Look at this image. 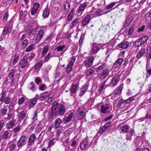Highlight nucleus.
Masks as SVG:
<instances>
[{"mask_svg": "<svg viewBox=\"0 0 151 151\" xmlns=\"http://www.w3.org/2000/svg\"><path fill=\"white\" fill-rule=\"evenodd\" d=\"M35 47V44H32L26 48L25 51L27 52H29L34 49Z\"/></svg>", "mask_w": 151, "mask_h": 151, "instance_id": "43", "label": "nucleus"}, {"mask_svg": "<svg viewBox=\"0 0 151 151\" xmlns=\"http://www.w3.org/2000/svg\"><path fill=\"white\" fill-rule=\"evenodd\" d=\"M123 87V85L121 84L114 90L113 92V94L115 96H118L121 94Z\"/></svg>", "mask_w": 151, "mask_h": 151, "instance_id": "23", "label": "nucleus"}, {"mask_svg": "<svg viewBox=\"0 0 151 151\" xmlns=\"http://www.w3.org/2000/svg\"><path fill=\"white\" fill-rule=\"evenodd\" d=\"M145 49L143 47H142L140 50L137 53L136 55L137 58L139 59L144 55L146 53Z\"/></svg>", "mask_w": 151, "mask_h": 151, "instance_id": "26", "label": "nucleus"}, {"mask_svg": "<svg viewBox=\"0 0 151 151\" xmlns=\"http://www.w3.org/2000/svg\"><path fill=\"white\" fill-rule=\"evenodd\" d=\"M56 140L55 138H53L50 140L48 143V147H51L53 145L55 142Z\"/></svg>", "mask_w": 151, "mask_h": 151, "instance_id": "50", "label": "nucleus"}, {"mask_svg": "<svg viewBox=\"0 0 151 151\" xmlns=\"http://www.w3.org/2000/svg\"><path fill=\"white\" fill-rule=\"evenodd\" d=\"M40 6V4H39L34 3L31 11V13L32 15H34L37 13Z\"/></svg>", "mask_w": 151, "mask_h": 151, "instance_id": "17", "label": "nucleus"}, {"mask_svg": "<svg viewBox=\"0 0 151 151\" xmlns=\"http://www.w3.org/2000/svg\"><path fill=\"white\" fill-rule=\"evenodd\" d=\"M16 104V100L13 99L11 102L9 106V109H14V106Z\"/></svg>", "mask_w": 151, "mask_h": 151, "instance_id": "52", "label": "nucleus"}, {"mask_svg": "<svg viewBox=\"0 0 151 151\" xmlns=\"http://www.w3.org/2000/svg\"><path fill=\"white\" fill-rule=\"evenodd\" d=\"M73 66V65H71L68 63L66 68V71L67 73H68L72 70Z\"/></svg>", "mask_w": 151, "mask_h": 151, "instance_id": "46", "label": "nucleus"}, {"mask_svg": "<svg viewBox=\"0 0 151 151\" xmlns=\"http://www.w3.org/2000/svg\"><path fill=\"white\" fill-rule=\"evenodd\" d=\"M80 83L79 81L74 82L72 84L69 90L70 92V95L74 97L77 95V93L79 90Z\"/></svg>", "mask_w": 151, "mask_h": 151, "instance_id": "2", "label": "nucleus"}, {"mask_svg": "<svg viewBox=\"0 0 151 151\" xmlns=\"http://www.w3.org/2000/svg\"><path fill=\"white\" fill-rule=\"evenodd\" d=\"M94 57L93 56H91L86 59L84 62V65L87 68L91 66L92 64Z\"/></svg>", "mask_w": 151, "mask_h": 151, "instance_id": "10", "label": "nucleus"}, {"mask_svg": "<svg viewBox=\"0 0 151 151\" xmlns=\"http://www.w3.org/2000/svg\"><path fill=\"white\" fill-rule=\"evenodd\" d=\"M79 19L78 18H76L70 24V27L71 28H74L77 25V24H78L79 22Z\"/></svg>", "mask_w": 151, "mask_h": 151, "instance_id": "31", "label": "nucleus"}, {"mask_svg": "<svg viewBox=\"0 0 151 151\" xmlns=\"http://www.w3.org/2000/svg\"><path fill=\"white\" fill-rule=\"evenodd\" d=\"M35 81L37 84L38 85L42 82V80L39 77H38L36 78Z\"/></svg>", "mask_w": 151, "mask_h": 151, "instance_id": "63", "label": "nucleus"}, {"mask_svg": "<svg viewBox=\"0 0 151 151\" xmlns=\"http://www.w3.org/2000/svg\"><path fill=\"white\" fill-rule=\"evenodd\" d=\"M38 100V99L36 98V96H35V98L33 99L32 100H31L29 103V108H30L33 107L35 105Z\"/></svg>", "mask_w": 151, "mask_h": 151, "instance_id": "38", "label": "nucleus"}, {"mask_svg": "<svg viewBox=\"0 0 151 151\" xmlns=\"http://www.w3.org/2000/svg\"><path fill=\"white\" fill-rule=\"evenodd\" d=\"M29 65V64L28 63L27 57L24 56L19 63V66L22 69H27Z\"/></svg>", "mask_w": 151, "mask_h": 151, "instance_id": "4", "label": "nucleus"}, {"mask_svg": "<svg viewBox=\"0 0 151 151\" xmlns=\"http://www.w3.org/2000/svg\"><path fill=\"white\" fill-rule=\"evenodd\" d=\"M89 141L87 139H85L83 141L82 143L80 144V147L81 150L85 149L88 145Z\"/></svg>", "mask_w": 151, "mask_h": 151, "instance_id": "20", "label": "nucleus"}, {"mask_svg": "<svg viewBox=\"0 0 151 151\" xmlns=\"http://www.w3.org/2000/svg\"><path fill=\"white\" fill-rule=\"evenodd\" d=\"M107 79L105 81H104L101 85L99 89V92L100 93H101L103 92V91L104 89V86L105 85L106 82L107 81Z\"/></svg>", "mask_w": 151, "mask_h": 151, "instance_id": "49", "label": "nucleus"}, {"mask_svg": "<svg viewBox=\"0 0 151 151\" xmlns=\"http://www.w3.org/2000/svg\"><path fill=\"white\" fill-rule=\"evenodd\" d=\"M115 43V41L114 40H111L109 42L108 47H109L111 49L113 48L114 45Z\"/></svg>", "mask_w": 151, "mask_h": 151, "instance_id": "54", "label": "nucleus"}, {"mask_svg": "<svg viewBox=\"0 0 151 151\" xmlns=\"http://www.w3.org/2000/svg\"><path fill=\"white\" fill-rule=\"evenodd\" d=\"M28 44V40L26 39L23 40L21 43V47L23 49H25L27 46Z\"/></svg>", "mask_w": 151, "mask_h": 151, "instance_id": "42", "label": "nucleus"}, {"mask_svg": "<svg viewBox=\"0 0 151 151\" xmlns=\"http://www.w3.org/2000/svg\"><path fill=\"white\" fill-rule=\"evenodd\" d=\"M123 61V59L122 58H120L117 59L115 62L113 67L114 68H120L121 65Z\"/></svg>", "mask_w": 151, "mask_h": 151, "instance_id": "18", "label": "nucleus"}, {"mask_svg": "<svg viewBox=\"0 0 151 151\" xmlns=\"http://www.w3.org/2000/svg\"><path fill=\"white\" fill-rule=\"evenodd\" d=\"M36 98L40 100H43L49 96V93L47 92H45L40 93L39 95L37 94L36 95Z\"/></svg>", "mask_w": 151, "mask_h": 151, "instance_id": "12", "label": "nucleus"}, {"mask_svg": "<svg viewBox=\"0 0 151 151\" xmlns=\"http://www.w3.org/2000/svg\"><path fill=\"white\" fill-rule=\"evenodd\" d=\"M106 64L105 63L102 64L101 65L99 66L96 69V71L98 72H99L101 70H102L103 69L105 68Z\"/></svg>", "mask_w": 151, "mask_h": 151, "instance_id": "47", "label": "nucleus"}, {"mask_svg": "<svg viewBox=\"0 0 151 151\" xmlns=\"http://www.w3.org/2000/svg\"><path fill=\"white\" fill-rule=\"evenodd\" d=\"M26 115V114L25 111H23L21 112L19 114V119H20L21 120L22 119L25 117Z\"/></svg>", "mask_w": 151, "mask_h": 151, "instance_id": "55", "label": "nucleus"}, {"mask_svg": "<svg viewBox=\"0 0 151 151\" xmlns=\"http://www.w3.org/2000/svg\"><path fill=\"white\" fill-rule=\"evenodd\" d=\"M27 137L25 135H22L17 142V146L19 149L21 148L27 143Z\"/></svg>", "mask_w": 151, "mask_h": 151, "instance_id": "7", "label": "nucleus"}, {"mask_svg": "<svg viewBox=\"0 0 151 151\" xmlns=\"http://www.w3.org/2000/svg\"><path fill=\"white\" fill-rule=\"evenodd\" d=\"M100 50L99 47L96 44L93 43L92 45L91 52L93 54L96 53Z\"/></svg>", "mask_w": 151, "mask_h": 151, "instance_id": "24", "label": "nucleus"}, {"mask_svg": "<svg viewBox=\"0 0 151 151\" xmlns=\"http://www.w3.org/2000/svg\"><path fill=\"white\" fill-rule=\"evenodd\" d=\"M88 4V2H84L81 4L79 6L78 9L76 11V14L79 16L81 15L87 7Z\"/></svg>", "mask_w": 151, "mask_h": 151, "instance_id": "6", "label": "nucleus"}, {"mask_svg": "<svg viewBox=\"0 0 151 151\" xmlns=\"http://www.w3.org/2000/svg\"><path fill=\"white\" fill-rule=\"evenodd\" d=\"M74 116V113L71 112L68 114L67 116L64 117L63 119V121L66 123L70 121Z\"/></svg>", "mask_w": 151, "mask_h": 151, "instance_id": "16", "label": "nucleus"}, {"mask_svg": "<svg viewBox=\"0 0 151 151\" xmlns=\"http://www.w3.org/2000/svg\"><path fill=\"white\" fill-rule=\"evenodd\" d=\"M44 34V31L42 29L40 30L37 34L35 42L36 43H38L42 38Z\"/></svg>", "mask_w": 151, "mask_h": 151, "instance_id": "13", "label": "nucleus"}, {"mask_svg": "<svg viewBox=\"0 0 151 151\" xmlns=\"http://www.w3.org/2000/svg\"><path fill=\"white\" fill-rule=\"evenodd\" d=\"M133 44L135 47H139L143 45L139 38L134 42Z\"/></svg>", "mask_w": 151, "mask_h": 151, "instance_id": "35", "label": "nucleus"}, {"mask_svg": "<svg viewBox=\"0 0 151 151\" xmlns=\"http://www.w3.org/2000/svg\"><path fill=\"white\" fill-rule=\"evenodd\" d=\"M62 123V120L59 118H57L55 121L54 127L55 129H57L61 127Z\"/></svg>", "mask_w": 151, "mask_h": 151, "instance_id": "21", "label": "nucleus"}, {"mask_svg": "<svg viewBox=\"0 0 151 151\" xmlns=\"http://www.w3.org/2000/svg\"><path fill=\"white\" fill-rule=\"evenodd\" d=\"M7 111V109L6 107H4L1 109L0 110V113L3 116H4L6 114Z\"/></svg>", "mask_w": 151, "mask_h": 151, "instance_id": "45", "label": "nucleus"}, {"mask_svg": "<svg viewBox=\"0 0 151 151\" xmlns=\"http://www.w3.org/2000/svg\"><path fill=\"white\" fill-rule=\"evenodd\" d=\"M146 70L147 74L146 75V78L145 79V81H148V78L151 76V68H146Z\"/></svg>", "mask_w": 151, "mask_h": 151, "instance_id": "41", "label": "nucleus"}, {"mask_svg": "<svg viewBox=\"0 0 151 151\" xmlns=\"http://www.w3.org/2000/svg\"><path fill=\"white\" fill-rule=\"evenodd\" d=\"M139 39L143 45L144 43L147 42L148 39V37L147 35H145L142 37L139 38Z\"/></svg>", "mask_w": 151, "mask_h": 151, "instance_id": "40", "label": "nucleus"}, {"mask_svg": "<svg viewBox=\"0 0 151 151\" xmlns=\"http://www.w3.org/2000/svg\"><path fill=\"white\" fill-rule=\"evenodd\" d=\"M116 3V2H113L108 4L106 6L107 9H110L112 8L115 5Z\"/></svg>", "mask_w": 151, "mask_h": 151, "instance_id": "62", "label": "nucleus"}, {"mask_svg": "<svg viewBox=\"0 0 151 151\" xmlns=\"http://www.w3.org/2000/svg\"><path fill=\"white\" fill-rule=\"evenodd\" d=\"M36 139V135L34 134H32L28 139L27 145L29 146L32 145Z\"/></svg>", "mask_w": 151, "mask_h": 151, "instance_id": "19", "label": "nucleus"}, {"mask_svg": "<svg viewBox=\"0 0 151 151\" xmlns=\"http://www.w3.org/2000/svg\"><path fill=\"white\" fill-rule=\"evenodd\" d=\"M49 14V9L47 6L43 10L42 16L44 18H45L47 17Z\"/></svg>", "mask_w": 151, "mask_h": 151, "instance_id": "30", "label": "nucleus"}, {"mask_svg": "<svg viewBox=\"0 0 151 151\" xmlns=\"http://www.w3.org/2000/svg\"><path fill=\"white\" fill-rule=\"evenodd\" d=\"M9 31L8 26L6 25L4 27L1 34L2 35H4L7 34Z\"/></svg>", "mask_w": 151, "mask_h": 151, "instance_id": "48", "label": "nucleus"}, {"mask_svg": "<svg viewBox=\"0 0 151 151\" xmlns=\"http://www.w3.org/2000/svg\"><path fill=\"white\" fill-rule=\"evenodd\" d=\"M118 46L119 48L124 49H127L129 46V43L127 41L124 40L119 43Z\"/></svg>", "mask_w": 151, "mask_h": 151, "instance_id": "15", "label": "nucleus"}, {"mask_svg": "<svg viewBox=\"0 0 151 151\" xmlns=\"http://www.w3.org/2000/svg\"><path fill=\"white\" fill-rule=\"evenodd\" d=\"M19 54L17 53H15L14 55L12 57V65H14L18 62L19 59Z\"/></svg>", "mask_w": 151, "mask_h": 151, "instance_id": "27", "label": "nucleus"}, {"mask_svg": "<svg viewBox=\"0 0 151 151\" xmlns=\"http://www.w3.org/2000/svg\"><path fill=\"white\" fill-rule=\"evenodd\" d=\"M6 94V91L4 90L2 91L1 93V97L0 98V101L1 102H3L5 99V96Z\"/></svg>", "mask_w": 151, "mask_h": 151, "instance_id": "51", "label": "nucleus"}, {"mask_svg": "<svg viewBox=\"0 0 151 151\" xmlns=\"http://www.w3.org/2000/svg\"><path fill=\"white\" fill-rule=\"evenodd\" d=\"M53 37V35H51L50 36H49L44 41V42L45 43H50V41L52 39Z\"/></svg>", "mask_w": 151, "mask_h": 151, "instance_id": "57", "label": "nucleus"}, {"mask_svg": "<svg viewBox=\"0 0 151 151\" xmlns=\"http://www.w3.org/2000/svg\"><path fill=\"white\" fill-rule=\"evenodd\" d=\"M42 65V62L41 61H39L34 66V68L36 69H37L39 68H40Z\"/></svg>", "mask_w": 151, "mask_h": 151, "instance_id": "53", "label": "nucleus"}, {"mask_svg": "<svg viewBox=\"0 0 151 151\" xmlns=\"http://www.w3.org/2000/svg\"><path fill=\"white\" fill-rule=\"evenodd\" d=\"M91 16L89 14L87 15L82 20L81 22L82 27H85L89 24L91 20Z\"/></svg>", "mask_w": 151, "mask_h": 151, "instance_id": "9", "label": "nucleus"}, {"mask_svg": "<svg viewBox=\"0 0 151 151\" xmlns=\"http://www.w3.org/2000/svg\"><path fill=\"white\" fill-rule=\"evenodd\" d=\"M121 76V74H116L109 84L106 85V87L109 86L112 87H114L119 82Z\"/></svg>", "mask_w": 151, "mask_h": 151, "instance_id": "3", "label": "nucleus"}, {"mask_svg": "<svg viewBox=\"0 0 151 151\" xmlns=\"http://www.w3.org/2000/svg\"><path fill=\"white\" fill-rule=\"evenodd\" d=\"M52 57L51 52H49L47 55L45 57L44 61L45 62H47L48 61L49 58Z\"/></svg>", "mask_w": 151, "mask_h": 151, "instance_id": "59", "label": "nucleus"}, {"mask_svg": "<svg viewBox=\"0 0 151 151\" xmlns=\"http://www.w3.org/2000/svg\"><path fill=\"white\" fill-rule=\"evenodd\" d=\"M65 45H60L56 48V49L57 51H62L63 49L65 48Z\"/></svg>", "mask_w": 151, "mask_h": 151, "instance_id": "60", "label": "nucleus"}, {"mask_svg": "<svg viewBox=\"0 0 151 151\" xmlns=\"http://www.w3.org/2000/svg\"><path fill=\"white\" fill-rule=\"evenodd\" d=\"M78 145L77 140L75 138H74L71 140L70 146L73 149H75L77 147Z\"/></svg>", "mask_w": 151, "mask_h": 151, "instance_id": "34", "label": "nucleus"}, {"mask_svg": "<svg viewBox=\"0 0 151 151\" xmlns=\"http://www.w3.org/2000/svg\"><path fill=\"white\" fill-rule=\"evenodd\" d=\"M16 122V120L14 119H12L11 121L7 123L6 125L8 129L12 128L14 126Z\"/></svg>", "mask_w": 151, "mask_h": 151, "instance_id": "28", "label": "nucleus"}, {"mask_svg": "<svg viewBox=\"0 0 151 151\" xmlns=\"http://www.w3.org/2000/svg\"><path fill=\"white\" fill-rule=\"evenodd\" d=\"M88 87V86L86 84L81 87L79 92V96H82L85 94Z\"/></svg>", "mask_w": 151, "mask_h": 151, "instance_id": "22", "label": "nucleus"}, {"mask_svg": "<svg viewBox=\"0 0 151 151\" xmlns=\"http://www.w3.org/2000/svg\"><path fill=\"white\" fill-rule=\"evenodd\" d=\"M134 24L129 29V31L128 32V35L129 36H131L132 34V33H133L134 30Z\"/></svg>", "mask_w": 151, "mask_h": 151, "instance_id": "58", "label": "nucleus"}, {"mask_svg": "<svg viewBox=\"0 0 151 151\" xmlns=\"http://www.w3.org/2000/svg\"><path fill=\"white\" fill-rule=\"evenodd\" d=\"M129 129V127L127 124H126L122 127L120 133H127Z\"/></svg>", "mask_w": 151, "mask_h": 151, "instance_id": "29", "label": "nucleus"}, {"mask_svg": "<svg viewBox=\"0 0 151 151\" xmlns=\"http://www.w3.org/2000/svg\"><path fill=\"white\" fill-rule=\"evenodd\" d=\"M128 100H124L123 99H122L120 100L117 104V107L119 108H121L122 107V105L124 104H125L128 103Z\"/></svg>", "mask_w": 151, "mask_h": 151, "instance_id": "32", "label": "nucleus"}, {"mask_svg": "<svg viewBox=\"0 0 151 151\" xmlns=\"http://www.w3.org/2000/svg\"><path fill=\"white\" fill-rule=\"evenodd\" d=\"M103 13V10L99 9L95 12V13L94 14V16L95 17L100 16L102 15Z\"/></svg>", "mask_w": 151, "mask_h": 151, "instance_id": "39", "label": "nucleus"}, {"mask_svg": "<svg viewBox=\"0 0 151 151\" xmlns=\"http://www.w3.org/2000/svg\"><path fill=\"white\" fill-rule=\"evenodd\" d=\"M65 111V107L62 104L57 101L54 102L51 106V111L48 114V120L52 121L58 115H63Z\"/></svg>", "mask_w": 151, "mask_h": 151, "instance_id": "1", "label": "nucleus"}, {"mask_svg": "<svg viewBox=\"0 0 151 151\" xmlns=\"http://www.w3.org/2000/svg\"><path fill=\"white\" fill-rule=\"evenodd\" d=\"M49 46L46 45L44 47L42 52L41 56L42 57L45 56L48 50Z\"/></svg>", "mask_w": 151, "mask_h": 151, "instance_id": "37", "label": "nucleus"}, {"mask_svg": "<svg viewBox=\"0 0 151 151\" xmlns=\"http://www.w3.org/2000/svg\"><path fill=\"white\" fill-rule=\"evenodd\" d=\"M111 124V122H107L104 126L100 127L98 133L100 134H102L106 129L109 128Z\"/></svg>", "mask_w": 151, "mask_h": 151, "instance_id": "11", "label": "nucleus"}, {"mask_svg": "<svg viewBox=\"0 0 151 151\" xmlns=\"http://www.w3.org/2000/svg\"><path fill=\"white\" fill-rule=\"evenodd\" d=\"M85 109L83 106H80L77 110V119L78 120L82 119L85 115Z\"/></svg>", "mask_w": 151, "mask_h": 151, "instance_id": "5", "label": "nucleus"}, {"mask_svg": "<svg viewBox=\"0 0 151 151\" xmlns=\"http://www.w3.org/2000/svg\"><path fill=\"white\" fill-rule=\"evenodd\" d=\"M134 19V17H130L128 16L126 19V24L125 25L127 26L129 25L130 23L132 22Z\"/></svg>", "mask_w": 151, "mask_h": 151, "instance_id": "36", "label": "nucleus"}, {"mask_svg": "<svg viewBox=\"0 0 151 151\" xmlns=\"http://www.w3.org/2000/svg\"><path fill=\"white\" fill-rule=\"evenodd\" d=\"M28 86L29 89L33 92L35 91L36 90V86L34 82H31L29 84Z\"/></svg>", "mask_w": 151, "mask_h": 151, "instance_id": "33", "label": "nucleus"}, {"mask_svg": "<svg viewBox=\"0 0 151 151\" xmlns=\"http://www.w3.org/2000/svg\"><path fill=\"white\" fill-rule=\"evenodd\" d=\"M64 7L66 12H68L70 8V3H67L66 4L64 5Z\"/></svg>", "mask_w": 151, "mask_h": 151, "instance_id": "56", "label": "nucleus"}, {"mask_svg": "<svg viewBox=\"0 0 151 151\" xmlns=\"http://www.w3.org/2000/svg\"><path fill=\"white\" fill-rule=\"evenodd\" d=\"M17 70L15 68H14L12 70H11L9 72L8 76L10 78L11 80V83L12 84H13V78L14 77V75L15 73L16 72Z\"/></svg>", "mask_w": 151, "mask_h": 151, "instance_id": "25", "label": "nucleus"}, {"mask_svg": "<svg viewBox=\"0 0 151 151\" xmlns=\"http://www.w3.org/2000/svg\"><path fill=\"white\" fill-rule=\"evenodd\" d=\"M9 133L7 131H5L2 135V138L4 139H6L8 138Z\"/></svg>", "mask_w": 151, "mask_h": 151, "instance_id": "61", "label": "nucleus"}, {"mask_svg": "<svg viewBox=\"0 0 151 151\" xmlns=\"http://www.w3.org/2000/svg\"><path fill=\"white\" fill-rule=\"evenodd\" d=\"M111 105L109 104H106L101 105L100 107L101 113L105 114L106 113L109 114L110 111H109Z\"/></svg>", "mask_w": 151, "mask_h": 151, "instance_id": "8", "label": "nucleus"}, {"mask_svg": "<svg viewBox=\"0 0 151 151\" xmlns=\"http://www.w3.org/2000/svg\"><path fill=\"white\" fill-rule=\"evenodd\" d=\"M135 151H150V150L147 147L144 148L143 149L137 148L135 150Z\"/></svg>", "mask_w": 151, "mask_h": 151, "instance_id": "64", "label": "nucleus"}, {"mask_svg": "<svg viewBox=\"0 0 151 151\" xmlns=\"http://www.w3.org/2000/svg\"><path fill=\"white\" fill-rule=\"evenodd\" d=\"M109 73V71L108 69H106L104 70L102 73H99L98 76L99 78L101 80H103L107 76Z\"/></svg>", "mask_w": 151, "mask_h": 151, "instance_id": "14", "label": "nucleus"}, {"mask_svg": "<svg viewBox=\"0 0 151 151\" xmlns=\"http://www.w3.org/2000/svg\"><path fill=\"white\" fill-rule=\"evenodd\" d=\"M94 74V71L92 69H89L86 72V76L87 77H91Z\"/></svg>", "mask_w": 151, "mask_h": 151, "instance_id": "44", "label": "nucleus"}]
</instances>
